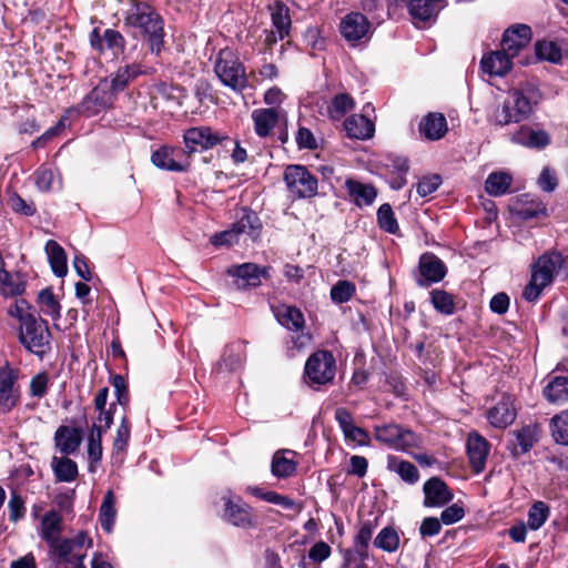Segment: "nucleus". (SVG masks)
I'll return each instance as SVG.
<instances>
[{
    "label": "nucleus",
    "instance_id": "nucleus-18",
    "mask_svg": "<svg viewBox=\"0 0 568 568\" xmlns=\"http://www.w3.org/2000/svg\"><path fill=\"white\" fill-rule=\"evenodd\" d=\"M371 23L368 19L359 12L346 14L339 24L343 38L351 44H357L369 31Z\"/></svg>",
    "mask_w": 568,
    "mask_h": 568
},
{
    "label": "nucleus",
    "instance_id": "nucleus-61",
    "mask_svg": "<svg viewBox=\"0 0 568 568\" xmlns=\"http://www.w3.org/2000/svg\"><path fill=\"white\" fill-rule=\"evenodd\" d=\"M465 516V509L458 504L446 507L440 514V521L444 525H453L462 520Z\"/></svg>",
    "mask_w": 568,
    "mask_h": 568
},
{
    "label": "nucleus",
    "instance_id": "nucleus-17",
    "mask_svg": "<svg viewBox=\"0 0 568 568\" xmlns=\"http://www.w3.org/2000/svg\"><path fill=\"white\" fill-rule=\"evenodd\" d=\"M531 40V29L527 24H516L508 28L503 36L501 50L511 59L528 47Z\"/></svg>",
    "mask_w": 568,
    "mask_h": 568
},
{
    "label": "nucleus",
    "instance_id": "nucleus-54",
    "mask_svg": "<svg viewBox=\"0 0 568 568\" xmlns=\"http://www.w3.org/2000/svg\"><path fill=\"white\" fill-rule=\"evenodd\" d=\"M373 536V525L367 521L364 523L355 536V550L362 559L367 557L368 544Z\"/></svg>",
    "mask_w": 568,
    "mask_h": 568
},
{
    "label": "nucleus",
    "instance_id": "nucleus-55",
    "mask_svg": "<svg viewBox=\"0 0 568 568\" xmlns=\"http://www.w3.org/2000/svg\"><path fill=\"white\" fill-rule=\"evenodd\" d=\"M104 49L112 50L115 55L123 53L125 39L114 29H106L103 32Z\"/></svg>",
    "mask_w": 568,
    "mask_h": 568
},
{
    "label": "nucleus",
    "instance_id": "nucleus-63",
    "mask_svg": "<svg viewBox=\"0 0 568 568\" xmlns=\"http://www.w3.org/2000/svg\"><path fill=\"white\" fill-rule=\"evenodd\" d=\"M331 554L332 548L327 542L317 541L308 550V558L316 564H321L326 560Z\"/></svg>",
    "mask_w": 568,
    "mask_h": 568
},
{
    "label": "nucleus",
    "instance_id": "nucleus-38",
    "mask_svg": "<svg viewBox=\"0 0 568 568\" xmlns=\"http://www.w3.org/2000/svg\"><path fill=\"white\" fill-rule=\"evenodd\" d=\"M296 455L293 450H278L272 459V474L278 478L292 476L296 470V462L293 457Z\"/></svg>",
    "mask_w": 568,
    "mask_h": 568
},
{
    "label": "nucleus",
    "instance_id": "nucleus-3",
    "mask_svg": "<svg viewBox=\"0 0 568 568\" xmlns=\"http://www.w3.org/2000/svg\"><path fill=\"white\" fill-rule=\"evenodd\" d=\"M562 264L564 257L559 252L552 251L539 256L531 267L530 282L524 290L523 296L525 300L536 301L544 288L552 283Z\"/></svg>",
    "mask_w": 568,
    "mask_h": 568
},
{
    "label": "nucleus",
    "instance_id": "nucleus-7",
    "mask_svg": "<svg viewBox=\"0 0 568 568\" xmlns=\"http://www.w3.org/2000/svg\"><path fill=\"white\" fill-rule=\"evenodd\" d=\"M336 375V361L329 351L314 352L304 367V378L308 386L318 388L333 383Z\"/></svg>",
    "mask_w": 568,
    "mask_h": 568
},
{
    "label": "nucleus",
    "instance_id": "nucleus-14",
    "mask_svg": "<svg viewBox=\"0 0 568 568\" xmlns=\"http://www.w3.org/2000/svg\"><path fill=\"white\" fill-rule=\"evenodd\" d=\"M151 161L156 168L173 172L187 171L191 165L186 152L168 145H163L154 151Z\"/></svg>",
    "mask_w": 568,
    "mask_h": 568
},
{
    "label": "nucleus",
    "instance_id": "nucleus-32",
    "mask_svg": "<svg viewBox=\"0 0 568 568\" xmlns=\"http://www.w3.org/2000/svg\"><path fill=\"white\" fill-rule=\"evenodd\" d=\"M481 70L489 75L503 77L511 69V58L503 50L483 57Z\"/></svg>",
    "mask_w": 568,
    "mask_h": 568
},
{
    "label": "nucleus",
    "instance_id": "nucleus-64",
    "mask_svg": "<svg viewBox=\"0 0 568 568\" xmlns=\"http://www.w3.org/2000/svg\"><path fill=\"white\" fill-rule=\"evenodd\" d=\"M442 521L436 517H426L419 526V535L422 538L433 537L440 532Z\"/></svg>",
    "mask_w": 568,
    "mask_h": 568
},
{
    "label": "nucleus",
    "instance_id": "nucleus-48",
    "mask_svg": "<svg viewBox=\"0 0 568 568\" xmlns=\"http://www.w3.org/2000/svg\"><path fill=\"white\" fill-rule=\"evenodd\" d=\"M0 290L4 296H17L23 293L24 284L0 266Z\"/></svg>",
    "mask_w": 568,
    "mask_h": 568
},
{
    "label": "nucleus",
    "instance_id": "nucleus-9",
    "mask_svg": "<svg viewBox=\"0 0 568 568\" xmlns=\"http://www.w3.org/2000/svg\"><path fill=\"white\" fill-rule=\"evenodd\" d=\"M230 141L229 135L213 130L211 126H193L184 131L183 142L187 159L197 151H206L213 149L217 144Z\"/></svg>",
    "mask_w": 568,
    "mask_h": 568
},
{
    "label": "nucleus",
    "instance_id": "nucleus-21",
    "mask_svg": "<svg viewBox=\"0 0 568 568\" xmlns=\"http://www.w3.org/2000/svg\"><path fill=\"white\" fill-rule=\"evenodd\" d=\"M17 375L12 369L0 371V412L9 413L19 402L20 393L16 386Z\"/></svg>",
    "mask_w": 568,
    "mask_h": 568
},
{
    "label": "nucleus",
    "instance_id": "nucleus-50",
    "mask_svg": "<svg viewBox=\"0 0 568 568\" xmlns=\"http://www.w3.org/2000/svg\"><path fill=\"white\" fill-rule=\"evenodd\" d=\"M356 286L353 282L341 280L331 288V298L336 304L348 302L355 294Z\"/></svg>",
    "mask_w": 568,
    "mask_h": 568
},
{
    "label": "nucleus",
    "instance_id": "nucleus-11",
    "mask_svg": "<svg viewBox=\"0 0 568 568\" xmlns=\"http://www.w3.org/2000/svg\"><path fill=\"white\" fill-rule=\"evenodd\" d=\"M116 95L118 93L104 78L83 98L79 111L87 116L95 115L111 108Z\"/></svg>",
    "mask_w": 568,
    "mask_h": 568
},
{
    "label": "nucleus",
    "instance_id": "nucleus-5",
    "mask_svg": "<svg viewBox=\"0 0 568 568\" xmlns=\"http://www.w3.org/2000/svg\"><path fill=\"white\" fill-rule=\"evenodd\" d=\"M51 333L48 322L37 315L22 317L19 331L20 343L31 353L43 356L51 349Z\"/></svg>",
    "mask_w": 568,
    "mask_h": 568
},
{
    "label": "nucleus",
    "instance_id": "nucleus-51",
    "mask_svg": "<svg viewBox=\"0 0 568 568\" xmlns=\"http://www.w3.org/2000/svg\"><path fill=\"white\" fill-rule=\"evenodd\" d=\"M377 221L382 230L396 234L399 230L393 209L389 204H382L377 211Z\"/></svg>",
    "mask_w": 568,
    "mask_h": 568
},
{
    "label": "nucleus",
    "instance_id": "nucleus-4",
    "mask_svg": "<svg viewBox=\"0 0 568 568\" xmlns=\"http://www.w3.org/2000/svg\"><path fill=\"white\" fill-rule=\"evenodd\" d=\"M374 437L382 445L409 454L424 445L422 435L395 423L374 426Z\"/></svg>",
    "mask_w": 568,
    "mask_h": 568
},
{
    "label": "nucleus",
    "instance_id": "nucleus-42",
    "mask_svg": "<svg viewBox=\"0 0 568 568\" xmlns=\"http://www.w3.org/2000/svg\"><path fill=\"white\" fill-rule=\"evenodd\" d=\"M116 517L115 497L112 490L104 495L100 507L99 520L104 531L111 532Z\"/></svg>",
    "mask_w": 568,
    "mask_h": 568
},
{
    "label": "nucleus",
    "instance_id": "nucleus-1",
    "mask_svg": "<svg viewBox=\"0 0 568 568\" xmlns=\"http://www.w3.org/2000/svg\"><path fill=\"white\" fill-rule=\"evenodd\" d=\"M92 546V538L87 531L81 530L74 537H62L48 547L49 557L57 568H87L84 559L87 550Z\"/></svg>",
    "mask_w": 568,
    "mask_h": 568
},
{
    "label": "nucleus",
    "instance_id": "nucleus-45",
    "mask_svg": "<svg viewBox=\"0 0 568 568\" xmlns=\"http://www.w3.org/2000/svg\"><path fill=\"white\" fill-rule=\"evenodd\" d=\"M355 106V102L347 93H339L332 100L331 105L327 109L328 115L333 120L342 119L347 112L352 111Z\"/></svg>",
    "mask_w": 568,
    "mask_h": 568
},
{
    "label": "nucleus",
    "instance_id": "nucleus-2",
    "mask_svg": "<svg viewBox=\"0 0 568 568\" xmlns=\"http://www.w3.org/2000/svg\"><path fill=\"white\" fill-rule=\"evenodd\" d=\"M124 23L138 28L148 38L150 50L160 53L163 45V21L146 2L134 1L126 12Z\"/></svg>",
    "mask_w": 568,
    "mask_h": 568
},
{
    "label": "nucleus",
    "instance_id": "nucleus-40",
    "mask_svg": "<svg viewBox=\"0 0 568 568\" xmlns=\"http://www.w3.org/2000/svg\"><path fill=\"white\" fill-rule=\"evenodd\" d=\"M51 466L58 481L70 483L78 477V465L68 457H53Z\"/></svg>",
    "mask_w": 568,
    "mask_h": 568
},
{
    "label": "nucleus",
    "instance_id": "nucleus-57",
    "mask_svg": "<svg viewBox=\"0 0 568 568\" xmlns=\"http://www.w3.org/2000/svg\"><path fill=\"white\" fill-rule=\"evenodd\" d=\"M130 439V425L125 417L122 418L121 424L116 429V435L113 442V450L115 453H123L128 447Z\"/></svg>",
    "mask_w": 568,
    "mask_h": 568
},
{
    "label": "nucleus",
    "instance_id": "nucleus-58",
    "mask_svg": "<svg viewBox=\"0 0 568 568\" xmlns=\"http://www.w3.org/2000/svg\"><path fill=\"white\" fill-rule=\"evenodd\" d=\"M440 184L442 178L438 174L426 175L417 183L416 191L422 197H425L435 192Z\"/></svg>",
    "mask_w": 568,
    "mask_h": 568
},
{
    "label": "nucleus",
    "instance_id": "nucleus-19",
    "mask_svg": "<svg viewBox=\"0 0 568 568\" xmlns=\"http://www.w3.org/2000/svg\"><path fill=\"white\" fill-rule=\"evenodd\" d=\"M447 273L444 262L433 253H424L419 258V274L417 284L427 286L430 283L440 282Z\"/></svg>",
    "mask_w": 568,
    "mask_h": 568
},
{
    "label": "nucleus",
    "instance_id": "nucleus-53",
    "mask_svg": "<svg viewBox=\"0 0 568 568\" xmlns=\"http://www.w3.org/2000/svg\"><path fill=\"white\" fill-rule=\"evenodd\" d=\"M432 304L438 312L443 314H453L455 304L453 296L443 290H434L430 293Z\"/></svg>",
    "mask_w": 568,
    "mask_h": 568
},
{
    "label": "nucleus",
    "instance_id": "nucleus-31",
    "mask_svg": "<svg viewBox=\"0 0 568 568\" xmlns=\"http://www.w3.org/2000/svg\"><path fill=\"white\" fill-rule=\"evenodd\" d=\"M239 236H247L255 242L260 239L262 232V222L257 214L248 209L242 210V215L233 223Z\"/></svg>",
    "mask_w": 568,
    "mask_h": 568
},
{
    "label": "nucleus",
    "instance_id": "nucleus-22",
    "mask_svg": "<svg viewBox=\"0 0 568 568\" xmlns=\"http://www.w3.org/2000/svg\"><path fill=\"white\" fill-rule=\"evenodd\" d=\"M467 455L469 464L476 474L484 470L489 454V443L477 432H471L467 438Z\"/></svg>",
    "mask_w": 568,
    "mask_h": 568
},
{
    "label": "nucleus",
    "instance_id": "nucleus-27",
    "mask_svg": "<svg viewBox=\"0 0 568 568\" xmlns=\"http://www.w3.org/2000/svg\"><path fill=\"white\" fill-rule=\"evenodd\" d=\"M63 519L59 511L52 509L43 515L40 524V536L48 547L61 539Z\"/></svg>",
    "mask_w": 568,
    "mask_h": 568
},
{
    "label": "nucleus",
    "instance_id": "nucleus-8",
    "mask_svg": "<svg viewBox=\"0 0 568 568\" xmlns=\"http://www.w3.org/2000/svg\"><path fill=\"white\" fill-rule=\"evenodd\" d=\"M274 314L282 326L294 333L291 337L294 348L301 351L311 344L312 335L303 331L305 326V318L300 308L282 304L275 308Z\"/></svg>",
    "mask_w": 568,
    "mask_h": 568
},
{
    "label": "nucleus",
    "instance_id": "nucleus-44",
    "mask_svg": "<svg viewBox=\"0 0 568 568\" xmlns=\"http://www.w3.org/2000/svg\"><path fill=\"white\" fill-rule=\"evenodd\" d=\"M37 303L42 314L50 316L52 320L60 318L61 306L50 287L39 292Z\"/></svg>",
    "mask_w": 568,
    "mask_h": 568
},
{
    "label": "nucleus",
    "instance_id": "nucleus-28",
    "mask_svg": "<svg viewBox=\"0 0 568 568\" xmlns=\"http://www.w3.org/2000/svg\"><path fill=\"white\" fill-rule=\"evenodd\" d=\"M281 111L277 108L256 109L252 112L254 131L260 138L271 134L280 120Z\"/></svg>",
    "mask_w": 568,
    "mask_h": 568
},
{
    "label": "nucleus",
    "instance_id": "nucleus-62",
    "mask_svg": "<svg viewBox=\"0 0 568 568\" xmlns=\"http://www.w3.org/2000/svg\"><path fill=\"white\" fill-rule=\"evenodd\" d=\"M103 455L102 443L100 442H88V460L89 471L95 473L98 464L101 462Z\"/></svg>",
    "mask_w": 568,
    "mask_h": 568
},
{
    "label": "nucleus",
    "instance_id": "nucleus-6",
    "mask_svg": "<svg viewBox=\"0 0 568 568\" xmlns=\"http://www.w3.org/2000/svg\"><path fill=\"white\" fill-rule=\"evenodd\" d=\"M214 71L221 82L233 91L241 93L247 88L245 68L231 49L219 52Z\"/></svg>",
    "mask_w": 568,
    "mask_h": 568
},
{
    "label": "nucleus",
    "instance_id": "nucleus-56",
    "mask_svg": "<svg viewBox=\"0 0 568 568\" xmlns=\"http://www.w3.org/2000/svg\"><path fill=\"white\" fill-rule=\"evenodd\" d=\"M514 112L515 109L511 108L507 102L504 101V103L499 106H497L494 110L491 121L495 125L504 126L510 123H519L523 120H514Z\"/></svg>",
    "mask_w": 568,
    "mask_h": 568
},
{
    "label": "nucleus",
    "instance_id": "nucleus-43",
    "mask_svg": "<svg viewBox=\"0 0 568 568\" xmlns=\"http://www.w3.org/2000/svg\"><path fill=\"white\" fill-rule=\"evenodd\" d=\"M272 24L278 34V39L283 40L290 33L291 17L287 7L282 2H276L272 8Z\"/></svg>",
    "mask_w": 568,
    "mask_h": 568
},
{
    "label": "nucleus",
    "instance_id": "nucleus-23",
    "mask_svg": "<svg viewBox=\"0 0 568 568\" xmlns=\"http://www.w3.org/2000/svg\"><path fill=\"white\" fill-rule=\"evenodd\" d=\"M335 420L347 440L355 442L359 446L369 444V434L364 428L354 425L352 414L346 408L339 407L335 410Z\"/></svg>",
    "mask_w": 568,
    "mask_h": 568
},
{
    "label": "nucleus",
    "instance_id": "nucleus-46",
    "mask_svg": "<svg viewBox=\"0 0 568 568\" xmlns=\"http://www.w3.org/2000/svg\"><path fill=\"white\" fill-rule=\"evenodd\" d=\"M550 428L556 443L568 446V409L560 412L551 418Z\"/></svg>",
    "mask_w": 568,
    "mask_h": 568
},
{
    "label": "nucleus",
    "instance_id": "nucleus-47",
    "mask_svg": "<svg viewBox=\"0 0 568 568\" xmlns=\"http://www.w3.org/2000/svg\"><path fill=\"white\" fill-rule=\"evenodd\" d=\"M399 542V536L392 527L383 528L374 539V546L387 552L396 551Z\"/></svg>",
    "mask_w": 568,
    "mask_h": 568
},
{
    "label": "nucleus",
    "instance_id": "nucleus-37",
    "mask_svg": "<svg viewBox=\"0 0 568 568\" xmlns=\"http://www.w3.org/2000/svg\"><path fill=\"white\" fill-rule=\"evenodd\" d=\"M387 469L396 473L404 481L413 485L419 479L417 467L408 460L400 459L395 455L387 456Z\"/></svg>",
    "mask_w": 568,
    "mask_h": 568
},
{
    "label": "nucleus",
    "instance_id": "nucleus-25",
    "mask_svg": "<svg viewBox=\"0 0 568 568\" xmlns=\"http://www.w3.org/2000/svg\"><path fill=\"white\" fill-rule=\"evenodd\" d=\"M82 443V430L80 428L61 425L54 433V444L57 449L64 454L75 453Z\"/></svg>",
    "mask_w": 568,
    "mask_h": 568
},
{
    "label": "nucleus",
    "instance_id": "nucleus-33",
    "mask_svg": "<svg viewBox=\"0 0 568 568\" xmlns=\"http://www.w3.org/2000/svg\"><path fill=\"white\" fill-rule=\"evenodd\" d=\"M345 187L352 201L359 207L372 205L377 196V191L372 184L348 179Z\"/></svg>",
    "mask_w": 568,
    "mask_h": 568
},
{
    "label": "nucleus",
    "instance_id": "nucleus-16",
    "mask_svg": "<svg viewBox=\"0 0 568 568\" xmlns=\"http://www.w3.org/2000/svg\"><path fill=\"white\" fill-rule=\"evenodd\" d=\"M268 267H261L254 263H244L234 265L227 270V273L234 276L235 285L240 290L256 287L262 284V278L268 276Z\"/></svg>",
    "mask_w": 568,
    "mask_h": 568
},
{
    "label": "nucleus",
    "instance_id": "nucleus-12",
    "mask_svg": "<svg viewBox=\"0 0 568 568\" xmlns=\"http://www.w3.org/2000/svg\"><path fill=\"white\" fill-rule=\"evenodd\" d=\"M539 92L532 84L520 85L511 89L505 100L515 109L514 120H526L532 113V104L537 103Z\"/></svg>",
    "mask_w": 568,
    "mask_h": 568
},
{
    "label": "nucleus",
    "instance_id": "nucleus-34",
    "mask_svg": "<svg viewBox=\"0 0 568 568\" xmlns=\"http://www.w3.org/2000/svg\"><path fill=\"white\" fill-rule=\"evenodd\" d=\"M346 133L352 139L365 140L373 135L374 124L372 121L362 114H353L344 122Z\"/></svg>",
    "mask_w": 568,
    "mask_h": 568
},
{
    "label": "nucleus",
    "instance_id": "nucleus-20",
    "mask_svg": "<svg viewBox=\"0 0 568 568\" xmlns=\"http://www.w3.org/2000/svg\"><path fill=\"white\" fill-rule=\"evenodd\" d=\"M514 439L509 443V448L514 457H519L528 453L539 439V426L528 424L519 429L513 430Z\"/></svg>",
    "mask_w": 568,
    "mask_h": 568
},
{
    "label": "nucleus",
    "instance_id": "nucleus-60",
    "mask_svg": "<svg viewBox=\"0 0 568 568\" xmlns=\"http://www.w3.org/2000/svg\"><path fill=\"white\" fill-rule=\"evenodd\" d=\"M239 241L240 236L233 224L231 229L216 233L211 239V243L215 246H232L233 244L239 243Z\"/></svg>",
    "mask_w": 568,
    "mask_h": 568
},
{
    "label": "nucleus",
    "instance_id": "nucleus-24",
    "mask_svg": "<svg viewBox=\"0 0 568 568\" xmlns=\"http://www.w3.org/2000/svg\"><path fill=\"white\" fill-rule=\"evenodd\" d=\"M422 138L429 141H437L444 138L448 131L447 121L443 113L430 112L422 118L418 124Z\"/></svg>",
    "mask_w": 568,
    "mask_h": 568
},
{
    "label": "nucleus",
    "instance_id": "nucleus-10",
    "mask_svg": "<svg viewBox=\"0 0 568 568\" xmlns=\"http://www.w3.org/2000/svg\"><path fill=\"white\" fill-rule=\"evenodd\" d=\"M283 179L295 199L313 197L317 194V179L303 165L286 166Z\"/></svg>",
    "mask_w": 568,
    "mask_h": 568
},
{
    "label": "nucleus",
    "instance_id": "nucleus-13",
    "mask_svg": "<svg viewBox=\"0 0 568 568\" xmlns=\"http://www.w3.org/2000/svg\"><path fill=\"white\" fill-rule=\"evenodd\" d=\"M155 69L148 67L142 62H126L120 65L115 72L111 73L106 79L111 88L116 93L124 91L132 82L141 75H151Z\"/></svg>",
    "mask_w": 568,
    "mask_h": 568
},
{
    "label": "nucleus",
    "instance_id": "nucleus-49",
    "mask_svg": "<svg viewBox=\"0 0 568 568\" xmlns=\"http://www.w3.org/2000/svg\"><path fill=\"white\" fill-rule=\"evenodd\" d=\"M549 516V507L544 501H536L528 511L527 527L539 529Z\"/></svg>",
    "mask_w": 568,
    "mask_h": 568
},
{
    "label": "nucleus",
    "instance_id": "nucleus-52",
    "mask_svg": "<svg viewBox=\"0 0 568 568\" xmlns=\"http://www.w3.org/2000/svg\"><path fill=\"white\" fill-rule=\"evenodd\" d=\"M536 55L540 60H547L551 63H558L561 60V50L552 41H538L536 43Z\"/></svg>",
    "mask_w": 568,
    "mask_h": 568
},
{
    "label": "nucleus",
    "instance_id": "nucleus-30",
    "mask_svg": "<svg viewBox=\"0 0 568 568\" xmlns=\"http://www.w3.org/2000/svg\"><path fill=\"white\" fill-rule=\"evenodd\" d=\"M511 141L530 149H544L550 143V138L544 130L521 126L511 135Z\"/></svg>",
    "mask_w": 568,
    "mask_h": 568
},
{
    "label": "nucleus",
    "instance_id": "nucleus-59",
    "mask_svg": "<svg viewBox=\"0 0 568 568\" xmlns=\"http://www.w3.org/2000/svg\"><path fill=\"white\" fill-rule=\"evenodd\" d=\"M9 508V519L13 523H17L24 516L26 508L24 501L20 495L17 493H12L8 503Z\"/></svg>",
    "mask_w": 568,
    "mask_h": 568
},
{
    "label": "nucleus",
    "instance_id": "nucleus-39",
    "mask_svg": "<svg viewBox=\"0 0 568 568\" xmlns=\"http://www.w3.org/2000/svg\"><path fill=\"white\" fill-rule=\"evenodd\" d=\"M513 176L505 171L490 173L485 181V190L491 196H501L510 192Z\"/></svg>",
    "mask_w": 568,
    "mask_h": 568
},
{
    "label": "nucleus",
    "instance_id": "nucleus-29",
    "mask_svg": "<svg viewBox=\"0 0 568 568\" xmlns=\"http://www.w3.org/2000/svg\"><path fill=\"white\" fill-rule=\"evenodd\" d=\"M516 418V410L509 397H504L487 412L489 424L496 428H506Z\"/></svg>",
    "mask_w": 568,
    "mask_h": 568
},
{
    "label": "nucleus",
    "instance_id": "nucleus-36",
    "mask_svg": "<svg viewBox=\"0 0 568 568\" xmlns=\"http://www.w3.org/2000/svg\"><path fill=\"white\" fill-rule=\"evenodd\" d=\"M545 398L552 404H562L568 400V376H551L544 387Z\"/></svg>",
    "mask_w": 568,
    "mask_h": 568
},
{
    "label": "nucleus",
    "instance_id": "nucleus-15",
    "mask_svg": "<svg viewBox=\"0 0 568 568\" xmlns=\"http://www.w3.org/2000/svg\"><path fill=\"white\" fill-rule=\"evenodd\" d=\"M424 501L427 508H439L454 499V494L447 484L439 477H430L423 485Z\"/></svg>",
    "mask_w": 568,
    "mask_h": 568
},
{
    "label": "nucleus",
    "instance_id": "nucleus-35",
    "mask_svg": "<svg viewBox=\"0 0 568 568\" xmlns=\"http://www.w3.org/2000/svg\"><path fill=\"white\" fill-rule=\"evenodd\" d=\"M45 253L52 272L58 277H63L68 273V260L64 248L55 241L49 240L45 243Z\"/></svg>",
    "mask_w": 568,
    "mask_h": 568
},
{
    "label": "nucleus",
    "instance_id": "nucleus-41",
    "mask_svg": "<svg viewBox=\"0 0 568 568\" xmlns=\"http://www.w3.org/2000/svg\"><path fill=\"white\" fill-rule=\"evenodd\" d=\"M439 10L437 2L434 0H410L408 2V12L415 21H428Z\"/></svg>",
    "mask_w": 568,
    "mask_h": 568
},
{
    "label": "nucleus",
    "instance_id": "nucleus-26",
    "mask_svg": "<svg viewBox=\"0 0 568 568\" xmlns=\"http://www.w3.org/2000/svg\"><path fill=\"white\" fill-rule=\"evenodd\" d=\"M224 517L230 524L236 527L250 528L255 526L251 507L241 503V500L235 503L231 499H226Z\"/></svg>",
    "mask_w": 568,
    "mask_h": 568
}]
</instances>
